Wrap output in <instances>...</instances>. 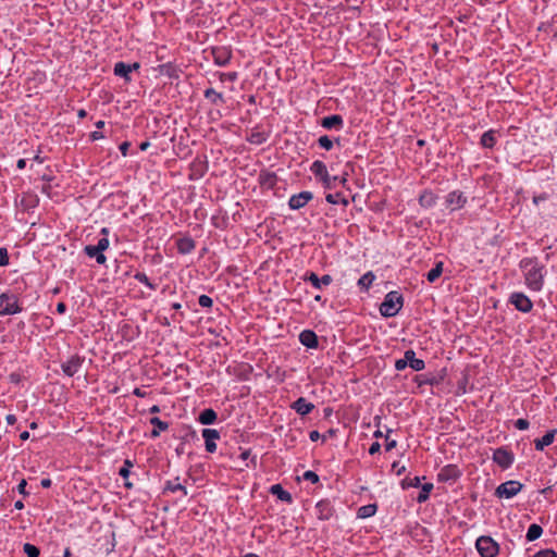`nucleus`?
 <instances>
[{"label":"nucleus","mask_w":557,"mask_h":557,"mask_svg":"<svg viewBox=\"0 0 557 557\" xmlns=\"http://www.w3.org/2000/svg\"><path fill=\"white\" fill-rule=\"evenodd\" d=\"M520 268L524 271L525 283L532 290H541L544 283V265L535 258H525L520 261Z\"/></svg>","instance_id":"f257e3e1"},{"label":"nucleus","mask_w":557,"mask_h":557,"mask_svg":"<svg viewBox=\"0 0 557 557\" xmlns=\"http://www.w3.org/2000/svg\"><path fill=\"white\" fill-rule=\"evenodd\" d=\"M403 306V297L397 292H389L380 306V312L383 317L391 318L396 315Z\"/></svg>","instance_id":"f03ea898"},{"label":"nucleus","mask_w":557,"mask_h":557,"mask_svg":"<svg viewBox=\"0 0 557 557\" xmlns=\"http://www.w3.org/2000/svg\"><path fill=\"white\" fill-rule=\"evenodd\" d=\"M22 311L18 299L14 294L3 293L0 295V315H11Z\"/></svg>","instance_id":"7ed1b4c3"},{"label":"nucleus","mask_w":557,"mask_h":557,"mask_svg":"<svg viewBox=\"0 0 557 557\" xmlns=\"http://www.w3.org/2000/svg\"><path fill=\"white\" fill-rule=\"evenodd\" d=\"M475 546L482 557H494L498 553V544L490 536L479 537Z\"/></svg>","instance_id":"20e7f679"},{"label":"nucleus","mask_w":557,"mask_h":557,"mask_svg":"<svg viewBox=\"0 0 557 557\" xmlns=\"http://www.w3.org/2000/svg\"><path fill=\"white\" fill-rule=\"evenodd\" d=\"M523 485L518 481H507L497 486L495 491V495L499 498H511L516 496L521 490Z\"/></svg>","instance_id":"39448f33"},{"label":"nucleus","mask_w":557,"mask_h":557,"mask_svg":"<svg viewBox=\"0 0 557 557\" xmlns=\"http://www.w3.org/2000/svg\"><path fill=\"white\" fill-rule=\"evenodd\" d=\"M493 460L503 469H507L513 462V455L507 449L499 447L494 450Z\"/></svg>","instance_id":"423d86ee"},{"label":"nucleus","mask_w":557,"mask_h":557,"mask_svg":"<svg viewBox=\"0 0 557 557\" xmlns=\"http://www.w3.org/2000/svg\"><path fill=\"white\" fill-rule=\"evenodd\" d=\"M510 302L516 307L517 310L522 312H529L533 307L529 297L522 293H513L510 296Z\"/></svg>","instance_id":"0eeeda50"},{"label":"nucleus","mask_w":557,"mask_h":557,"mask_svg":"<svg viewBox=\"0 0 557 557\" xmlns=\"http://www.w3.org/2000/svg\"><path fill=\"white\" fill-rule=\"evenodd\" d=\"M313 195L310 191H301L298 195H294L290 197L288 205L290 209L297 210L306 206L311 199Z\"/></svg>","instance_id":"6e6552de"},{"label":"nucleus","mask_w":557,"mask_h":557,"mask_svg":"<svg viewBox=\"0 0 557 557\" xmlns=\"http://www.w3.org/2000/svg\"><path fill=\"white\" fill-rule=\"evenodd\" d=\"M83 359L78 356H72L67 361L63 362L61 368L67 376L76 374L82 366Z\"/></svg>","instance_id":"1a4fd4ad"},{"label":"nucleus","mask_w":557,"mask_h":557,"mask_svg":"<svg viewBox=\"0 0 557 557\" xmlns=\"http://www.w3.org/2000/svg\"><path fill=\"white\" fill-rule=\"evenodd\" d=\"M202 436L206 442V449L209 453H214L216 450L215 440L220 438V433L213 429H203Z\"/></svg>","instance_id":"9d476101"},{"label":"nucleus","mask_w":557,"mask_h":557,"mask_svg":"<svg viewBox=\"0 0 557 557\" xmlns=\"http://www.w3.org/2000/svg\"><path fill=\"white\" fill-rule=\"evenodd\" d=\"M315 515H318V518L321 520H329L334 515L333 507L327 500H321L315 504Z\"/></svg>","instance_id":"9b49d317"},{"label":"nucleus","mask_w":557,"mask_h":557,"mask_svg":"<svg viewBox=\"0 0 557 557\" xmlns=\"http://www.w3.org/2000/svg\"><path fill=\"white\" fill-rule=\"evenodd\" d=\"M466 201L467 198L460 191H451L446 198V203L451 210L462 208Z\"/></svg>","instance_id":"f8f14e48"},{"label":"nucleus","mask_w":557,"mask_h":557,"mask_svg":"<svg viewBox=\"0 0 557 557\" xmlns=\"http://www.w3.org/2000/svg\"><path fill=\"white\" fill-rule=\"evenodd\" d=\"M343 124H344L343 117L338 114L326 116L321 120V126L326 129H332V128L341 129L343 127Z\"/></svg>","instance_id":"ddd939ff"},{"label":"nucleus","mask_w":557,"mask_h":557,"mask_svg":"<svg viewBox=\"0 0 557 557\" xmlns=\"http://www.w3.org/2000/svg\"><path fill=\"white\" fill-rule=\"evenodd\" d=\"M405 358L408 366L414 371H421L424 369L425 363L422 359L416 358V352L411 349L405 351Z\"/></svg>","instance_id":"4468645a"},{"label":"nucleus","mask_w":557,"mask_h":557,"mask_svg":"<svg viewBox=\"0 0 557 557\" xmlns=\"http://www.w3.org/2000/svg\"><path fill=\"white\" fill-rule=\"evenodd\" d=\"M84 251L88 257L95 258L97 263H99V264H104L107 261L106 256L103 255L102 251H100L99 248H97L96 245L95 246H92V245L85 246Z\"/></svg>","instance_id":"2eb2a0df"},{"label":"nucleus","mask_w":557,"mask_h":557,"mask_svg":"<svg viewBox=\"0 0 557 557\" xmlns=\"http://www.w3.org/2000/svg\"><path fill=\"white\" fill-rule=\"evenodd\" d=\"M459 476V471L458 469L456 468V466H446L444 467L441 472L438 473V479L441 481H449V480H455Z\"/></svg>","instance_id":"dca6fc26"},{"label":"nucleus","mask_w":557,"mask_h":557,"mask_svg":"<svg viewBox=\"0 0 557 557\" xmlns=\"http://www.w3.org/2000/svg\"><path fill=\"white\" fill-rule=\"evenodd\" d=\"M292 408L295 409L297 413L305 416L312 410L313 405L300 397L292 405Z\"/></svg>","instance_id":"f3484780"},{"label":"nucleus","mask_w":557,"mask_h":557,"mask_svg":"<svg viewBox=\"0 0 557 557\" xmlns=\"http://www.w3.org/2000/svg\"><path fill=\"white\" fill-rule=\"evenodd\" d=\"M556 433H557V430H550L542 438L535 440L534 441L535 448L537 450H543L545 446L550 445L554 441Z\"/></svg>","instance_id":"a211bd4d"},{"label":"nucleus","mask_w":557,"mask_h":557,"mask_svg":"<svg viewBox=\"0 0 557 557\" xmlns=\"http://www.w3.org/2000/svg\"><path fill=\"white\" fill-rule=\"evenodd\" d=\"M216 412L213 409L208 408L200 412L198 421L205 425L212 424L216 420Z\"/></svg>","instance_id":"6ab92c4d"},{"label":"nucleus","mask_w":557,"mask_h":557,"mask_svg":"<svg viewBox=\"0 0 557 557\" xmlns=\"http://www.w3.org/2000/svg\"><path fill=\"white\" fill-rule=\"evenodd\" d=\"M270 492L273 494V495H276L278 499L283 500V502H287V503H290L292 502V496L290 494L285 491L281 484H274L271 486L270 488Z\"/></svg>","instance_id":"aec40b11"},{"label":"nucleus","mask_w":557,"mask_h":557,"mask_svg":"<svg viewBox=\"0 0 557 557\" xmlns=\"http://www.w3.org/2000/svg\"><path fill=\"white\" fill-rule=\"evenodd\" d=\"M150 423L154 426V429L151 431V436H153V437L159 436L161 431H165L169 428L168 422H164L157 417L151 418Z\"/></svg>","instance_id":"412c9836"},{"label":"nucleus","mask_w":557,"mask_h":557,"mask_svg":"<svg viewBox=\"0 0 557 557\" xmlns=\"http://www.w3.org/2000/svg\"><path fill=\"white\" fill-rule=\"evenodd\" d=\"M132 72V66L124 62H117L114 65V74L116 76L124 77L126 81H129V73Z\"/></svg>","instance_id":"4be33fe9"},{"label":"nucleus","mask_w":557,"mask_h":557,"mask_svg":"<svg viewBox=\"0 0 557 557\" xmlns=\"http://www.w3.org/2000/svg\"><path fill=\"white\" fill-rule=\"evenodd\" d=\"M177 248L181 253H189L194 248V240L190 238H181L177 242Z\"/></svg>","instance_id":"5701e85b"},{"label":"nucleus","mask_w":557,"mask_h":557,"mask_svg":"<svg viewBox=\"0 0 557 557\" xmlns=\"http://www.w3.org/2000/svg\"><path fill=\"white\" fill-rule=\"evenodd\" d=\"M542 533H543L542 527L533 523L528 529L527 540L530 542L535 541L542 535Z\"/></svg>","instance_id":"b1692460"},{"label":"nucleus","mask_w":557,"mask_h":557,"mask_svg":"<svg viewBox=\"0 0 557 557\" xmlns=\"http://www.w3.org/2000/svg\"><path fill=\"white\" fill-rule=\"evenodd\" d=\"M205 97L210 100L213 104H219L224 102L223 95L216 92L213 88H208L205 91Z\"/></svg>","instance_id":"393cba45"},{"label":"nucleus","mask_w":557,"mask_h":557,"mask_svg":"<svg viewBox=\"0 0 557 557\" xmlns=\"http://www.w3.org/2000/svg\"><path fill=\"white\" fill-rule=\"evenodd\" d=\"M443 273V262L440 261L435 264V267L428 272L426 278L429 282H435Z\"/></svg>","instance_id":"a878e982"},{"label":"nucleus","mask_w":557,"mask_h":557,"mask_svg":"<svg viewBox=\"0 0 557 557\" xmlns=\"http://www.w3.org/2000/svg\"><path fill=\"white\" fill-rule=\"evenodd\" d=\"M321 175L323 178V182L325 183V187H330V178L326 174V166L321 161L315 160V176Z\"/></svg>","instance_id":"bb28decb"},{"label":"nucleus","mask_w":557,"mask_h":557,"mask_svg":"<svg viewBox=\"0 0 557 557\" xmlns=\"http://www.w3.org/2000/svg\"><path fill=\"white\" fill-rule=\"evenodd\" d=\"M260 183L267 187H273L276 183V175L270 172H262L260 174Z\"/></svg>","instance_id":"cd10ccee"},{"label":"nucleus","mask_w":557,"mask_h":557,"mask_svg":"<svg viewBox=\"0 0 557 557\" xmlns=\"http://www.w3.org/2000/svg\"><path fill=\"white\" fill-rule=\"evenodd\" d=\"M376 511V505L375 504H369L366 506H361L358 509V517L359 518H369L372 517Z\"/></svg>","instance_id":"c85d7f7f"},{"label":"nucleus","mask_w":557,"mask_h":557,"mask_svg":"<svg viewBox=\"0 0 557 557\" xmlns=\"http://www.w3.org/2000/svg\"><path fill=\"white\" fill-rule=\"evenodd\" d=\"M300 342L308 348H313V331L306 330L299 335Z\"/></svg>","instance_id":"c756f323"},{"label":"nucleus","mask_w":557,"mask_h":557,"mask_svg":"<svg viewBox=\"0 0 557 557\" xmlns=\"http://www.w3.org/2000/svg\"><path fill=\"white\" fill-rule=\"evenodd\" d=\"M419 201H420L421 206L428 208L435 203V196L431 191H424L420 196Z\"/></svg>","instance_id":"7c9ffc66"},{"label":"nucleus","mask_w":557,"mask_h":557,"mask_svg":"<svg viewBox=\"0 0 557 557\" xmlns=\"http://www.w3.org/2000/svg\"><path fill=\"white\" fill-rule=\"evenodd\" d=\"M374 278L375 276L372 272H367L359 278L358 285L361 286L362 288L368 289L373 283Z\"/></svg>","instance_id":"2f4dec72"},{"label":"nucleus","mask_w":557,"mask_h":557,"mask_svg":"<svg viewBox=\"0 0 557 557\" xmlns=\"http://www.w3.org/2000/svg\"><path fill=\"white\" fill-rule=\"evenodd\" d=\"M482 146L492 148L495 145V136L493 131L485 132L481 137Z\"/></svg>","instance_id":"473e14b6"},{"label":"nucleus","mask_w":557,"mask_h":557,"mask_svg":"<svg viewBox=\"0 0 557 557\" xmlns=\"http://www.w3.org/2000/svg\"><path fill=\"white\" fill-rule=\"evenodd\" d=\"M432 488H433V484L432 483L423 484L422 485V490H421V492L419 493V495L417 497V500L419 503L425 502L429 498V495H430V492L432 491Z\"/></svg>","instance_id":"72a5a7b5"},{"label":"nucleus","mask_w":557,"mask_h":557,"mask_svg":"<svg viewBox=\"0 0 557 557\" xmlns=\"http://www.w3.org/2000/svg\"><path fill=\"white\" fill-rule=\"evenodd\" d=\"M420 485V478L419 476H413V478H405L403 481H401V487L403 488H408V487H418Z\"/></svg>","instance_id":"f704fd0d"},{"label":"nucleus","mask_w":557,"mask_h":557,"mask_svg":"<svg viewBox=\"0 0 557 557\" xmlns=\"http://www.w3.org/2000/svg\"><path fill=\"white\" fill-rule=\"evenodd\" d=\"M24 553L27 555V557H39V549L29 543L24 544Z\"/></svg>","instance_id":"c9c22d12"},{"label":"nucleus","mask_w":557,"mask_h":557,"mask_svg":"<svg viewBox=\"0 0 557 557\" xmlns=\"http://www.w3.org/2000/svg\"><path fill=\"white\" fill-rule=\"evenodd\" d=\"M265 139H267V137L263 133H251L250 136L248 137V140L251 144H256V145L263 144L265 141Z\"/></svg>","instance_id":"e433bc0d"},{"label":"nucleus","mask_w":557,"mask_h":557,"mask_svg":"<svg viewBox=\"0 0 557 557\" xmlns=\"http://www.w3.org/2000/svg\"><path fill=\"white\" fill-rule=\"evenodd\" d=\"M318 143L320 147H322L325 150H331L333 148V140L326 135L321 136L318 139Z\"/></svg>","instance_id":"4c0bfd02"},{"label":"nucleus","mask_w":557,"mask_h":557,"mask_svg":"<svg viewBox=\"0 0 557 557\" xmlns=\"http://www.w3.org/2000/svg\"><path fill=\"white\" fill-rule=\"evenodd\" d=\"M166 490L171 492L182 491L184 495H187V491L184 485L178 482H168Z\"/></svg>","instance_id":"58836bf2"},{"label":"nucleus","mask_w":557,"mask_h":557,"mask_svg":"<svg viewBox=\"0 0 557 557\" xmlns=\"http://www.w3.org/2000/svg\"><path fill=\"white\" fill-rule=\"evenodd\" d=\"M132 467H133L132 461H131V460H128V459H126V460L124 461V466L120 469L119 474H120L122 478H124V479L128 478V475H129V469H131Z\"/></svg>","instance_id":"ea45409f"},{"label":"nucleus","mask_w":557,"mask_h":557,"mask_svg":"<svg viewBox=\"0 0 557 557\" xmlns=\"http://www.w3.org/2000/svg\"><path fill=\"white\" fill-rule=\"evenodd\" d=\"M198 302L201 307L209 308L212 306V299L207 295H201L198 299Z\"/></svg>","instance_id":"a19ab883"},{"label":"nucleus","mask_w":557,"mask_h":557,"mask_svg":"<svg viewBox=\"0 0 557 557\" xmlns=\"http://www.w3.org/2000/svg\"><path fill=\"white\" fill-rule=\"evenodd\" d=\"M331 282L332 277L330 275H323L321 278L315 275V288L320 287L321 284L329 285Z\"/></svg>","instance_id":"79ce46f5"},{"label":"nucleus","mask_w":557,"mask_h":557,"mask_svg":"<svg viewBox=\"0 0 557 557\" xmlns=\"http://www.w3.org/2000/svg\"><path fill=\"white\" fill-rule=\"evenodd\" d=\"M533 557H557V554L553 549H542Z\"/></svg>","instance_id":"37998d69"},{"label":"nucleus","mask_w":557,"mask_h":557,"mask_svg":"<svg viewBox=\"0 0 557 557\" xmlns=\"http://www.w3.org/2000/svg\"><path fill=\"white\" fill-rule=\"evenodd\" d=\"M135 278L140 282V283H144L146 284L147 286H149L150 288H154V286L149 282V278L147 277V275L145 273H137L135 275Z\"/></svg>","instance_id":"c03bdc74"},{"label":"nucleus","mask_w":557,"mask_h":557,"mask_svg":"<svg viewBox=\"0 0 557 557\" xmlns=\"http://www.w3.org/2000/svg\"><path fill=\"white\" fill-rule=\"evenodd\" d=\"M9 263V256L7 248H0V267H4Z\"/></svg>","instance_id":"a18cd8bd"},{"label":"nucleus","mask_w":557,"mask_h":557,"mask_svg":"<svg viewBox=\"0 0 557 557\" xmlns=\"http://www.w3.org/2000/svg\"><path fill=\"white\" fill-rule=\"evenodd\" d=\"M96 246H97V248H99V249H100V251H102V252H103V251H104V250H107V249H108V247H109V239H108L107 237L100 238V239L98 240V244H97Z\"/></svg>","instance_id":"49530a36"},{"label":"nucleus","mask_w":557,"mask_h":557,"mask_svg":"<svg viewBox=\"0 0 557 557\" xmlns=\"http://www.w3.org/2000/svg\"><path fill=\"white\" fill-rule=\"evenodd\" d=\"M515 426L518 429V430H527L529 428V421L525 420V419H518L516 422H515Z\"/></svg>","instance_id":"de8ad7c7"},{"label":"nucleus","mask_w":557,"mask_h":557,"mask_svg":"<svg viewBox=\"0 0 557 557\" xmlns=\"http://www.w3.org/2000/svg\"><path fill=\"white\" fill-rule=\"evenodd\" d=\"M407 366H408V363H407V360H406L405 357L401 358V359L396 360V362H395V368L398 371L404 370Z\"/></svg>","instance_id":"09e8293b"},{"label":"nucleus","mask_w":557,"mask_h":557,"mask_svg":"<svg viewBox=\"0 0 557 557\" xmlns=\"http://www.w3.org/2000/svg\"><path fill=\"white\" fill-rule=\"evenodd\" d=\"M26 485H27V482L24 479L17 485L18 493L24 495V496L28 495V493L26 492Z\"/></svg>","instance_id":"8fccbe9b"},{"label":"nucleus","mask_w":557,"mask_h":557,"mask_svg":"<svg viewBox=\"0 0 557 557\" xmlns=\"http://www.w3.org/2000/svg\"><path fill=\"white\" fill-rule=\"evenodd\" d=\"M380 449H381L380 443L379 442H374V443H372V445L369 448V454L370 455H374V454L379 453Z\"/></svg>","instance_id":"3c124183"},{"label":"nucleus","mask_w":557,"mask_h":557,"mask_svg":"<svg viewBox=\"0 0 557 557\" xmlns=\"http://www.w3.org/2000/svg\"><path fill=\"white\" fill-rule=\"evenodd\" d=\"M131 144L128 141H124L120 145V151L123 156H126L127 154V151H128V148H129Z\"/></svg>","instance_id":"603ef678"},{"label":"nucleus","mask_w":557,"mask_h":557,"mask_svg":"<svg viewBox=\"0 0 557 557\" xmlns=\"http://www.w3.org/2000/svg\"><path fill=\"white\" fill-rule=\"evenodd\" d=\"M392 468L394 470H396V474L397 475H400L404 471H405V466H401L399 467V463L397 461H395L393 465H392Z\"/></svg>","instance_id":"864d4df0"},{"label":"nucleus","mask_w":557,"mask_h":557,"mask_svg":"<svg viewBox=\"0 0 557 557\" xmlns=\"http://www.w3.org/2000/svg\"><path fill=\"white\" fill-rule=\"evenodd\" d=\"M395 447H396V441L395 440L389 441L388 437H386L385 449L387 451H389V450H392Z\"/></svg>","instance_id":"5fc2aeb1"},{"label":"nucleus","mask_w":557,"mask_h":557,"mask_svg":"<svg viewBox=\"0 0 557 557\" xmlns=\"http://www.w3.org/2000/svg\"><path fill=\"white\" fill-rule=\"evenodd\" d=\"M302 479L306 480V481H310L311 483H313V471L312 470H308L306 471L304 474H302Z\"/></svg>","instance_id":"6e6d98bb"},{"label":"nucleus","mask_w":557,"mask_h":557,"mask_svg":"<svg viewBox=\"0 0 557 557\" xmlns=\"http://www.w3.org/2000/svg\"><path fill=\"white\" fill-rule=\"evenodd\" d=\"M547 195L546 194H542V195H539V196H534L533 197V202L535 205H539L541 201H545L547 199Z\"/></svg>","instance_id":"4d7b16f0"},{"label":"nucleus","mask_w":557,"mask_h":557,"mask_svg":"<svg viewBox=\"0 0 557 557\" xmlns=\"http://www.w3.org/2000/svg\"><path fill=\"white\" fill-rule=\"evenodd\" d=\"M228 61V57H220V55H215V63H218L219 65H225L226 62Z\"/></svg>","instance_id":"13d9d810"},{"label":"nucleus","mask_w":557,"mask_h":557,"mask_svg":"<svg viewBox=\"0 0 557 557\" xmlns=\"http://www.w3.org/2000/svg\"><path fill=\"white\" fill-rule=\"evenodd\" d=\"M57 311H58V313L63 314L66 311L65 304L64 302H59L57 305Z\"/></svg>","instance_id":"bf43d9fd"},{"label":"nucleus","mask_w":557,"mask_h":557,"mask_svg":"<svg viewBox=\"0 0 557 557\" xmlns=\"http://www.w3.org/2000/svg\"><path fill=\"white\" fill-rule=\"evenodd\" d=\"M5 421L8 424L13 425L16 422V417L14 414H8Z\"/></svg>","instance_id":"052dcab7"},{"label":"nucleus","mask_w":557,"mask_h":557,"mask_svg":"<svg viewBox=\"0 0 557 557\" xmlns=\"http://www.w3.org/2000/svg\"><path fill=\"white\" fill-rule=\"evenodd\" d=\"M337 197H338V194H336V195L329 194V195H326V200L330 203H336L337 202V200H336Z\"/></svg>","instance_id":"680f3d73"},{"label":"nucleus","mask_w":557,"mask_h":557,"mask_svg":"<svg viewBox=\"0 0 557 557\" xmlns=\"http://www.w3.org/2000/svg\"><path fill=\"white\" fill-rule=\"evenodd\" d=\"M90 137H91V139H92V140H97V139L102 138V137H103V135H102V133L95 131V132H92V133L90 134Z\"/></svg>","instance_id":"e2e57ef3"},{"label":"nucleus","mask_w":557,"mask_h":557,"mask_svg":"<svg viewBox=\"0 0 557 557\" xmlns=\"http://www.w3.org/2000/svg\"><path fill=\"white\" fill-rule=\"evenodd\" d=\"M134 395H136L137 397H145L146 396V392L141 391L140 388H135L134 389Z\"/></svg>","instance_id":"0e129e2a"},{"label":"nucleus","mask_w":557,"mask_h":557,"mask_svg":"<svg viewBox=\"0 0 557 557\" xmlns=\"http://www.w3.org/2000/svg\"><path fill=\"white\" fill-rule=\"evenodd\" d=\"M41 486L45 488H48L51 486V480L50 479H42L41 480Z\"/></svg>","instance_id":"69168bd1"},{"label":"nucleus","mask_w":557,"mask_h":557,"mask_svg":"<svg viewBox=\"0 0 557 557\" xmlns=\"http://www.w3.org/2000/svg\"><path fill=\"white\" fill-rule=\"evenodd\" d=\"M16 165H17V168H18V169H21V170H22V169H24V168L26 166V161H25L24 159H20V160L17 161V164H16Z\"/></svg>","instance_id":"338daca9"},{"label":"nucleus","mask_w":557,"mask_h":557,"mask_svg":"<svg viewBox=\"0 0 557 557\" xmlns=\"http://www.w3.org/2000/svg\"><path fill=\"white\" fill-rule=\"evenodd\" d=\"M20 438H21L22 441H26V440H28V438H29V433H28L27 431L22 432V433L20 434Z\"/></svg>","instance_id":"774afa93"}]
</instances>
